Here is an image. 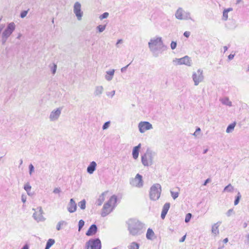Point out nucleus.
I'll return each mask as SVG.
<instances>
[{"mask_svg": "<svg viewBox=\"0 0 249 249\" xmlns=\"http://www.w3.org/2000/svg\"><path fill=\"white\" fill-rule=\"evenodd\" d=\"M73 13L75 15L77 19L81 20L83 16V12L81 10V5L79 2H76L73 6Z\"/></svg>", "mask_w": 249, "mask_h": 249, "instance_id": "obj_12", "label": "nucleus"}, {"mask_svg": "<svg viewBox=\"0 0 249 249\" xmlns=\"http://www.w3.org/2000/svg\"><path fill=\"white\" fill-rule=\"evenodd\" d=\"M115 94V90H113L111 92H108L107 93V96H110L111 98L113 97Z\"/></svg>", "mask_w": 249, "mask_h": 249, "instance_id": "obj_44", "label": "nucleus"}, {"mask_svg": "<svg viewBox=\"0 0 249 249\" xmlns=\"http://www.w3.org/2000/svg\"><path fill=\"white\" fill-rule=\"evenodd\" d=\"M228 242V238H226L223 240V242L224 243H227Z\"/></svg>", "mask_w": 249, "mask_h": 249, "instance_id": "obj_59", "label": "nucleus"}, {"mask_svg": "<svg viewBox=\"0 0 249 249\" xmlns=\"http://www.w3.org/2000/svg\"><path fill=\"white\" fill-rule=\"evenodd\" d=\"M186 238V235H184L182 238L179 240L180 242H183L185 241Z\"/></svg>", "mask_w": 249, "mask_h": 249, "instance_id": "obj_56", "label": "nucleus"}, {"mask_svg": "<svg viewBox=\"0 0 249 249\" xmlns=\"http://www.w3.org/2000/svg\"><path fill=\"white\" fill-rule=\"evenodd\" d=\"M223 48H224V53L226 52L228 49L227 46H224Z\"/></svg>", "mask_w": 249, "mask_h": 249, "instance_id": "obj_62", "label": "nucleus"}, {"mask_svg": "<svg viewBox=\"0 0 249 249\" xmlns=\"http://www.w3.org/2000/svg\"><path fill=\"white\" fill-rule=\"evenodd\" d=\"M117 200V196L115 195H113L109 200L104 205L101 213L102 217L107 216L112 211L113 209L116 206Z\"/></svg>", "mask_w": 249, "mask_h": 249, "instance_id": "obj_3", "label": "nucleus"}, {"mask_svg": "<svg viewBox=\"0 0 249 249\" xmlns=\"http://www.w3.org/2000/svg\"><path fill=\"white\" fill-rule=\"evenodd\" d=\"M50 67L51 68L52 73L53 74H55L56 71L57 65L53 63L52 66H50Z\"/></svg>", "mask_w": 249, "mask_h": 249, "instance_id": "obj_37", "label": "nucleus"}, {"mask_svg": "<svg viewBox=\"0 0 249 249\" xmlns=\"http://www.w3.org/2000/svg\"><path fill=\"white\" fill-rule=\"evenodd\" d=\"M97 164L95 161H92L90 163L89 165L88 166L87 171V172L89 174H92L93 173L94 171L96 169Z\"/></svg>", "mask_w": 249, "mask_h": 249, "instance_id": "obj_19", "label": "nucleus"}, {"mask_svg": "<svg viewBox=\"0 0 249 249\" xmlns=\"http://www.w3.org/2000/svg\"><path fill=\"white\" fill-rule=\"evenodd\" d=\"M130 184L133 187L141 188L143 185L142 177L139 174H137L134 178H131Z\"/></svg>", "mask_w": 249, "mask_h": 249, "instance_id": "obj_8", "label": "nucleus"}, {"mask_svg": "<svg viewBox=\"0 0 249 249\" xmlns=\"http://www.w3.org/2000/svg\"><path fill=\"white\" fill-rule=\"evenodd\" d=\"M203 70L199 69L196 71H194L192 74V79L195 86H197L204 80V75L203 74Z\"/></svg>", "mask_w": 249, "mask_h": 249, "instance_id": "obj_7", "label": "nucleus"}, {"mask_svg": "<svg viewBox=\"0 0 249 249\" xmlns=\"http://www.w3.org/2000/svg\"><path fill=\"white\" fill-rule=\"evenodd\" d=\"M35 212L33 213V217L37 222L45 221V218L43 216V211L41 207H38L36 210L33 209Z\"/></svg>", "mask_w": 249, "mask_h": 249, "instance_id": "obj_10", "label": "nucleus"}, {"mask_svg": "<svg viewBox=\"0 0 249 249\" xmlns=\"http://www.w3.org/2000/svg\"><path fill=\"white\" fill-rule=\"evenodd\" d=\"M108 16H109V14L107 12H105V13H103L102 15H101L99 17V18L101 20H102L104 18H107L108 17Z\"/></svg>", "mask_w": 249, "mask_h": 249, "instance_id": "obj_40", "label": "nucleus"}, {"mask_svg": "<svg viewBox=\"0 0 249 249\" xmlns=\"http://www.w3.org/2000/svg\"><path fill=\"white\" fill-rule=\"evenodd\" d=\"M114 72L115 70L114 69H112L110 71H107L106 74L105 76V79L108 81H111L113 79L114 74Z\"/></svg>", "mask_w": 249, "mask_h": 249, "instance_id": "obj_22", "label": "nucleus"}, {"mask_svg": "<svg viewBox=\"0 0 249 249\" xmlns=\"http://www.w3.org/2000/svg\"><path fill=\"white\" fill-rule=\"evenodd\" d=\"M107 194V192L102 193L99 196L98 199L96 201V204L98 206H101L105 200V195Z\"/></svg>", "mask_w": 249, "mask_h": 249, "instance_id": "obj_23", "label": "nucleus"}, {"mask_svg": "<svg viewBox=\"0 0 249 249\" xmlns=\"http://www.w3.org/2000/svg\"><path fill=\"white\" fill-rule=\"evenodd\" d=\"M34 167L32 164H30L29 166V174L32 175L33 173L34 172Z\"/></svg>", "mask_w": 249, "mask_h": 249, "instance_id": "obj_41", "label": "nucleus"}, {"mask_svg": "<svg viewBox=\"0 0 249 249\" xmlns=\"http://www.w3.org/2000/svg\"><path fill=\"white\" fill-rule=\"evenodd\" d=\"M235 125L236 123L235 122L229 124L227 128L226 132L228 133L231 132L234 130Z\"/></svg>", "mask_w": 249, "mask_h": 249, "instance_id": "obj_29", "label": "nucleus"}, {"mask_svg": "<svg viewBox=\"0 0 249 249\" xmlns=\"http://www.w3.org/2000/svg\"><path fill=\"white\" fill-rule=\"evenodd\" d=\"M138 127L142 133L153 128L152 125L148 122H141L138 124Z\"/></svg>", "mask_w": 249, "mask_h": 249, "instance_id": "obj_14", "label": "nucleus"}, {"mask_svg": "<svg viewBox=\"0 0 249 249\" xmlns=\"http://www.w3.org/2000/svg\"><path fill=\"white\" fill-rule=\"evenodd\" d=\"M183 35L186 37H188L190 35V32L188 31H186L184 33Z\"/></svg>", "mask_w": 249, "mask_h": 249, "instance_id": "obj_51", "label": "nucleus"}, {"mask_svg": "<svg viewBox=\"0 0 249 249\" xmlns=\"http://www.w3.org/2000/svg\"><path fill=\"white\" fill-rule=\"evenodd\" d=\"M67 209L70 213H74L76 211L77 205L73 198L70 199L68 205Z\"/></svg>", "mask_w": 249, "mask_h": 249, "instance_id": "obj_16", "label": "nucleus"}, {"mask_svg": "<svg viewBox=\"0 0 249 249\" xmlns=\"http://www.w3.org/2000/svg\"><path fill=\"white\" fill-rule=\"evenodd\" d=\"M110 122H106L103 125L102 128L103 130H105L107 129L109 125Z\"/></svg>", "mask_w": 249, "mask_h": 249, "instance_id": "obj_46", "label": "nucleus"}, {"mask_svg": "<svg viewBox=\"0 0 249 249\" xmlns=\"http://www.w3.org/2000/svg\"><path fill=\"white\" fill-rule=\"evenodd\" d=\"M175 17L179 20L192 19L190 13L189 12L185 11L182 8H178L175 13Z\"/></svg>", "mask_w": 249, "mask_h": 249, "instance_id": "obj_6", "label": "nucleus"}, {"mask_svg": "<svg viewBox=\"0 0 249 249\" xmlns=\"http://www.w3.org/2000/svg\"><path fill=\"white\" fill-rule=\"evenodd\" d=\"M62 107H58L52 110L49 115V118L51 122H55L60 116Z\"/></svg>", "mask_w": 249, "mask_h": 249, "instance_id": "obj_11", "label": "nucleus"}, {"mask_svg": "<svg viewBox=\"0 0 249 249\" xmlns=\"http://www.w3.org/2000/svg\"><path fill=\"white\" fill-rule=\"evenodd\" d=\"M191 217H192L191 213H187L186 215L185 219V222L187 223L189 221H190Z\"/></svg>", "mask_w": 249, "mask_h": 249, "instance_id": "obj_42", "label": "nucleus"}, {"mask_svg": "<svg viewBox=\"0 0 249 249\" xmlns=\"http://www.w3.org/2000/svg\"><path fill=\"white\" fill-rule=\"evenodd\" d=\"M86 203L85 199H83L78 203V206L82 210H85L86 209Z\"/></svg>", "mask_w": 249, "mask_h": 249, "instance_id": "obj_33", "label": "nucleus"}, {"mask_svg": "<svg viewBox=\"0 0 249 249\" xmlns=\"http://www.w3.org/2000/svg\"><path fill=\"white\" fill-rule=\"evenodd\" d=\"M161 192V185L159 183L153 184L150 189L149 197L151 200L156 201L158 200Z\"/></svg>", "mask_w": 249, "mask_h": 249, "instance_id": "obj_5", "label": "nucleus"}, {"mask_svg": "<svg viewBox=\"0 0 249 249\" xmlns=\"http://www.w3.org/2000/svg\"><path fill=\"white\" fill-rule=\"evenodd\" d=\"M68 223L64 220H61L56 225V229L57 231H60L64 226H67Z\"/></svg>", "mask_w": 249, "mask_h": 249, "instance_id": "obj_27", "label": "nucleus"}, {"mask_svg": "<svg viewBox=\"0 0 249 249\" xmlns=\"http://www.w3.org/2000/svg\"><path fill=\"white\" fill-rule=\"evenodd\" d=\"M16 28V25L14 22H12L9 23L2 33V36L3 38L7 39L12 34Z\"/></svg>", "mask_w": 249, "mask_h": 249, "instance_id": "obj_9", "label": "nucleus"}, {"mask_svg": "<svg viewBox=\"0 0 249 249\" xmlns=\"http://www.w3.org/2000/svg\"><path fill=\"white\" fill-rule=\"evenodd\" d=\"M21 200L23 203H25L26 201V196L25 195H22L21 196Z\"/></svg>", "mask_w": 249, "mask_h": 249, "instance_id": "obj_52", "label": "nucleus"}, {"mask_svg": "<svg viewBox=\"0 0 249 249\" xmlns=\"http://www.w3.org/2000/svg\"><path fill=\"white\" fill-rule=\"evenodd\" d=\"M173 62L177 63L178 65H185L188 66H191L192 65V61L188 56L186 55L180 58H175Z\"/></svg>", "mask_w": 249, "mask_h": 249, "instance_id": "obj_13", "label": "nucleus"}, {"mask_svg": "<svg viewBox=\"0 0 249 249\" xmlns=\"http://www.w3.org/2000/svg\"><path fill=\"white\" fill-rule=\"evenodd\" d=\"M123 43V40L122 39H119L118 40L116 44V45L117 47H118V44H120V43Z\"/></svg>", "mask_w": 249, "mask_h": 249, "instance_id": "obj_54", "label": "nucleus"}, {"mask_svg": "<svg viewBox=\"0 0 249 249\" xmlns=\"http://www.w3.org/2000/svg\"><path fill=\"white\" fill-rule=\"evenodd\" d=\"M233 213V210L232 209H229L226 213L227 216H230Z\"/></svg>", "mask_w": 249, "mask_h": 249, "instance_id": "obj_47", "label": "nucleus"}, {"mask_svg": "<svg viewBox=\"0 0 249 249\" xmlns=\"http://www.w3.org/2000/svg\"><path fill=\"white\" fill-rule=\"evenodd\" d=\"M91 246V243L89 242V240L86 244V249H89Z\"/></svg>", "mask_w": 249, "mask_h": 249, "instance_id": "obj_50", "label": "nucleus"}, {"mask_svg": "<svg viewBox=\"0 0 249 249\" xmlns=\"http://www.w3.org/2000/svg\"><path fill=\"white\" fill-rule=\"evenodd\" d=\"M97 227L95 224L91 225L89 228V230L86 233V235L87 236H92L96 234L97 231Z\"/></svg>", "mask_w": 249, "mask_h": 249, "instance_id": "obj_17", "label": "nucleus"}, {"mask_svg": "<svg viewBox=\"0 0 249 249\" xmlns=\"http://www.w3.org/2000/svg\"><path fill=\"white\" fill-rule=\"evenodd\" d=\"M232 10L233 9L232 8L225 9L223 12L222 19L224 21H226L228 18V13Z\"/></svg>", "mask_w": 249, "mask_h": 249, "instance_id": "obj_26", "label": "nucleus"}, {"mask_svg": "<svg viewBox=\"0 0 249 249\" xmlns=\"http://www.w3.org/2000/svg\"><path fill=\"white\" fill-rule=\"evenodd\" d=\"M155 233L153 230L150 228L147 230L146 237L148 239L152 240Z\"/></svg>", "mask_w": 249, "mask_h": 249, "instance_id": "obj_28", "label": "nucleus"}, {"mask_svg": "<svg viewBox=\"0 0 249 249\" xmlns=\"http://www.w3.org/2000/svg\"><path fill=\"white\" fill-rule=\"evenodd\" d=\"M220 101L222 103V104L229 106V107H231L232 106V103L229 100V98L227 97H225L222 98L220 99Z\"/></svg>", "mask_w": 249, "mask_h": 249, "instance_id": "obj_24", "label": "nucleus"}, {"mask_svg": "<svg viewBox=\"0 0 249 249\" xmlns=\"http://www.w3.org/2000/svg\"><path fill=\"white\" fill-rule=\"evenodd\" d=\"M21 36V34H19L18 36H17V38L18 39H20Z\"/></svg>", "mask_w": 249, "mask_h": 249, "instance_id": "obj_64", "label": "nucleus"}, {"mask_svg": "<svg viewBox=\"0 0 249 249\" xmlns=\"http://www.w3.org/2000/svg\"><path fill=\"white\" fill-rule=\"evenodd\" d=\"M129 66V64L127 65V66L124 67H123L121 69V71L122 72H123L124 71H125L126 70V69H127V68L128 67V66Z\"/></svg>", "mask_w": 249, "mask_h": 249, "instance_id": "obj_57", "label": "nucleus"}, {"mask_svg": "<svg viewBox=\"0 0 249 249\" xmlns=\"http://www.w3.org/2000/svg\"><path fill=\"white\" fill-rule=\"evenodd\" d=\"M247 226H248V223L244 222L243 224V228H246L247 227Z\"/></svg>", "mask_w": 249, "mask_h": 249, "instance_id": "obj_58", "label": "nucleus"}, {"mask_svg": "<svg viewBox=\"0 0 249 249\" xmlns=\"http://www.w3.org/2000/svg\"><path fill=\"white\" fill-rule=\"evenodd\" d=\"M221 224V222L219 221L215 224H214L212 226V232L213 234H215V235H217L219 234V229L218 228Z\"/></svg>", "mask_w": 249, "mask_h": 249, "instance_id": "obj_21", "label": "nucleus"}, {"mask_svg": "<svg viewBox=\"0 0 249 249\" xmlns=\"http://www.w3.org/2000/svg\"><path fill=\"white\" fill-rule=\"evenodd\" d=\"M128 249H139V245L135 242H133L128 246Z\"/></svg>", "mask_w": 249, "mask_h": 249, "instance_id": "obj_30", "label": "nucleus"}, {"mask_svg": "<svg viewBox=\"0 0 249 249\" xmlns=\"http://www.w3.org/2000/svg\"><path fill=\"white\" fill-rule=\"evenodd\" d=\"M89 242L91 243V249H101V242L99 238L91 239Z\"/></svg>", "mask_w": 249, "mask_h": 249, "instance_id": "obj_15", "label": "nucleus"}, {"mask_svg": "<svg viewBox=\"0 0 249 249\" xmlns=\"http://www.w3.org/2000/svg\"><path fill=\"white\" fill-rule=\"evenodd\" d=\"M170 203L167 202L163 206L162 212L161 213V218L162 219H164L165 216L170 208Z\"/></svg>", "mask_w": 249, "mask_h": 249, "instance_id": "obj_18", "label": "nucleus"}, {"mask_svg": "<svg viewBox=\"0 0 249 249\" xmlns=\"http://www.w3.org/2000/svg\"><path fill=\"white\" fill-rule=\"evenodd\" d=\"M141 143H139L137 146L134 147L133 148V151H132V156L133 158L136 160L138 158L139 154V150L141 148Z\"/></svg>", "mask_w": 249, "mask_h": 249, "instance_id": "obj_20", "label": "nucleus"}, {"mask_svg": "<svg viewBox=\"0 0 249 249\" xmlns=\"http://www.w3.org/2000/svg\"><path fill=\"white\" fill-rule=\"evenodd\" d=\"M60 192H61V190L59 188H55L53 191V193L54 194H59Z\"/></svg>", "mask_w": 249, "mask_h": 249, "instance_id": "obj_49", "label": "nucleus"}, {"mask_svg": "<svg viewBox=\"0 0 249 249\" xmlns=\"http://www.w3.org/2000/svg\"><path fill=\"white\" fill-rule=\"evenodd\" d=\"M28 12V10H25V11H22L20 13V17L21 18H25L27 16Z\"/></svg>", "mask_w": 249, "mask_h": 249, "instance_id": "obj_43", "label": "nucleus"}, {"mask_svg": "<svg viewBox=\"0 0 249 249\" xmlns=\"http://www.w3.org/2000/svg\"><path fill=\"white\" fill-rule=\"evenodd\" d=\"M170 193H171V196H172V198L174 200L176 199L178 196V195H179V192L178 191L174 192V191L171 190L170 191Z\"/></svg>", "mask_w": 249, "mask_h": 249, "instance_id": "obj_34", "label": "nucleus"}, {"mask_svg": "<svg viewBox=\"0 0 249 249\" xmlns=\"http://www.w3.org/2000/svg\"><path fill=\"white\" fill-rule=\"evenodd\" d=\"M200 131H201L200 128L199 127H197L196 129V131L193 134V135L195 136V137H196L198 135V133H199Z\"/></svg>", "mask_w": 249, "mask_h": 249, "instance_id": "obj_48", "label": "nucleus"}, {"mask_svg": "<svg viewBox=\"0 0 249 249\" xmlns=\"http://www.w3.org/2000/svg\"><path fill=\"white\" fill-rule=\"evenodd\" d=\"M241 1H242V0H236V4H239Z\"/></svg>", "mask_w": 249, "mask_h": 249, "instance_id": "obj_60", "label": "nucleus"}, {"mask_svg": "<svg viewBox=\"0 0 249 249\" xmlns=\"http://www.w3.org/2000/svg\"><path fill=\"white\" fill-rule=\"evenodd\" d=\"M106 27V25H100L97 26V28L100 33H102L105 30Z\"/></svg>", "mask_w": 249, "mask_h": 249, "instance_id": "obj_38", "label": "nucleus"}, {"mask_svg": "<svg viewBox=\"0 0 249 249\" xmlns=\"http://www.w3.org/2000/svg\"><path fill=\"white\" fill-rule=\"evenodd\" d=\"M148 47L154 57H158L160 53L167 50V47L164 45L161 37L151 38L148 42Z\"/></svg>", "mask_w": 249, "mask_h": 249, "instance_id": "obj_1", "label": "nucleus"}, {"mask_svg": "<svg viewBox=\"0 0 249 249\" xmlns=\"http://www.w3.org/2000/svg\"><path fill=\"white\" fill-rule=\"evenodd\" d=\"M156 154L155 152L147 149L146 152L141 156L142 163L144 166H150L153 164V160Z\"/></svg>", "mask_w": 249, "mask_h": 249, "instance_id": "obj_4", "label": "nucleus"}, {"mask_svg": "<svg viewBox=\"0 0 249 249\" xmlns=\"http://www.w3.org/2000/svg\"><path fill=\"white\" fill-rule=\"evenodd\" d=\"M55 243V241L53 239H49L46 244L45 249H49L52 246H53Z\"/></svg>", "mask_w": 249, "mask_h": 249, "instance_id": "obj_31", "label": "nucleus"}, {"mask_svg": "<svg viewBox=\"0 0 249 249\" xmlns=\"http://www.w3.org/2000/svg\"><path fill=\"white\" fill-rule=\"evenodd\" d=\"M24 189L27 192V194L29 195V192L31 190V186L29 183H27L24 185Z\"/></svg>", "mask_w": 249, "mask_h": 249, "instance_id": "obj_36", "label": "nucleus"}, {"mask_svg": "<svg viewBox=\"0 0 249 249\" xmlns=\"http://www.w3.org/2000/svg\"><path fill=\"white\" fill-rule=\"evenodd\" d=\"M211 181L210 178H207L204 182L203 185L205 186L207 185V184Z\"/></svg>", "mask_w": 249, "mask_h": 249, "instance_id": "obj_53", "label": "nucleus"}, {"mask_svg": "<svg viewBox=\"0 0 249 249\" xmlns=\"http://www.w3.org/2000/svg\"><path fill=\"white\" fill-rule=\"evenodd\" d=\"M241 195L240 192H238L237 193V196L235 198V199L234 200V205H237L239 203V200L241 199Z\"/></svg>", "mask_w": 249, "mask_h": 249, "instance_id": "obj_35", "label": "nucleus"}, {"mask_svg": "<svg viewBox=\"0 0 249 249\" xmlns=\"http://www.w3.org/2000/svg\"><path fill=\"white\" fill-rule=\"evenodd\" d=\"M144 225L136 219H130L128 221V228L133 236L140 235L143 232Z\"/></svg>", "mask_w": 249, "mask_h": 249, "instance_id": "obj_2", "label": "nucleus"}, {"mask_svg": "<svg viewBox=\"0 0 249 249\" xmlns=\"http://www.w3.org/2000/svg\"><path fill=\"white\" fill-rule=\"evenodd\" d=\"M104 90V88L102 86H97L95 87V91H94V95L95 96H100Z\"/></svg>", "mask_w": 249, "mask_h": 249, "instance_id": "obj_25", "label": "nucleus"}, {"mask_svg": "<svg viewBox=\"0 0 249 249\" xmlns=\"http://www.w3.org/2000/svg\"><path fill=\"white\" fill-rule=\"evenodd\" d=\"M208 150V149H206L204 150L203 152V154H206Z\"/></svg>", "mask_w": 249, "mask_h": 249, "instance_id": "obj_63", "label": "nucleus"}, {"mask_svg": "<svg viewBox=\"0 0 249 249\" xmlns=\"http://www.w3.org/2000/svg\"><path fill=\"white\" fill-rule=\"evenodd\" d=\"M177 44L176 42L173 41H172L170 45L171 48L172 50H174L177 47Z\"/></svg>", "mask_w": 249, "mask_h": 249, "instance_id": "obj_45", "label": "nucleus"}, {"mask_svg": "<svg viewBox=\"0 0 249 249\" xmlns=\"http://www.w3.org/2000/svg\"><path fill=\"white\" fill-rule=\"evenodd\" d=\"M234 56V54H230L229 56H228V59L229 60H231L233 58Z\"/></svg>", "mask_w": 249, "mask_h": 249, "instance_id": "obj_55", "label": "nucleus"}, {"mask_svg": "<svg viewBox=\"0 0 249 249\" xmlns=\"http://www.w3.org/2000/svg\"><path fill=\"white\" fill-rule=\"evenodd\" d=\"M233 187L231 184H229L228 185L225 187L223 192H233Z\"/></svg>", "mask_w": 249, "mask_h": 249, "instance_id": "obj_32", "label": "nucleus"}, {"mask_svg": "<svg viewBox=\"0 0 249 249\" xmlns=\"http://www.w3.org/2000/svg\"><path fill=\"white\" fill-rule=\"evenodd\" d=\"M85 224V222L83 220H80L78 222V231H80Z\"/></svg>", "mask_w": 249, "mask_h": 249, "instance_id": "obj_39", "label": "nucleus"}, {"mask_svg": "<svg viewBox=\"0 0 249 249\" xmlns=\"http://www.w3.org/2000/svg\"><path fill=\"white\" fill-rule=\"evenodd\" d=\"M21 249H28V247L27 245H24Z\"/></svg>", "mask_w": 249, "mask_h": 249, "instance_id": "obj_61", "label": "nucleus"}]
</instances>
